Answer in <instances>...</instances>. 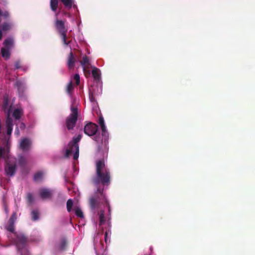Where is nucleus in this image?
<instances>
[{
  "mask_svg": "<svg viewBox=\"0 0 255 255\" xmlns=\"http://www.w3.org/2000/svg\"><path fill=\"white\" fill-rule=\"evenodd\" d=\"M98 160L96 163V176L93 177L92 183L97 186L100 184L103 185H109L111 181V174L110 170L106 166L104 158Z\"/></svg>",
  "mask_w": 255,
  "mask_h": 255,
  "instance_id": "1",
  "label": "nucleus"
},
{
  "mask_svg": "<svg viewBox=\"0 0 255 255\" xmlns=\"http://www.w3.org/2000/svg\"><path fill=\"white\" fill-rule=\"evenodd\" d=\"M15 222L9 221L6 227V230L14 234L15 238L12 239V242L16 246L17 250L20 255H30L28 250L26 248L27 238L21 234H17L14 232Z\"/></svg>",
  "mask_w": 255,
  "mask_h": 255,
  "instance_id": "2",
  "label": "nucleus"
},
{
  "mask_svg": "<svg viewBox=\"0 0 255 255\" xmlns=\"http://www.w3.org/2000/svg\"><path fill=\"white\" fill-rule=\"evenodd\" d=\"M100 127L102 130V139L100 136L97 135L95 136L93 138L97 142L96 154L97 156L107 157L109 152V134L106 130L105 125Z\"/></svg>",
  "mask_w": 255,
  "mask_h": 255,
  "instance_id": "3",
  "label": "nucleus"
},
{
  "mask_svg": "<svg viewBox=\"0 0 255 255\" xmlns=\"http://www.w3.org/2000/svg\"><path fill=\"white\" fill-rule=\"evenodd\" d=\"M103 188L98 187L94 195L89 198V205L91 210H95L99 207L100 204H105L108 207L109 214H111V210L110 203L106 195L103 193Z\"/></svg>",
  "mask_w": 255,
  "mask_h": 255,
  "instance_id": "4",
  "label": "nucleus"
},
{
  "mask_svg": "<svg viewBox=\"0 0 255 255\" xmlns=\"http://www.w3.org/2000/svg\"><path fill=\"white\" fill-rule=\"evenodd\" d=\"M82 138V135L79 134L76 137H73L72 140L68 143V148L66 149L65 156L69 157L70 155L74 153L73 158L74 160L78 159L79 154V147L78 142Z\"/></svg>",
  "mask_w": 255,
  "mask_h": 255,
  "instance_id": "5",
  "label": "nucleus"
},
{
  "mask_svg": "<svg viewBox=\"0 0 255 255\" xmlns=\"http://www.w3.org/2000/svg\"><path fill=\"white\" fill-rule=\"evenodd\" d=\"M14 39L11 37L7 38L3 41V47L1 48L0 51L2 57L5 60H7L10 58V51L14 46Z\"/></svg>",
  "mask_w": 255,
  "mask_h": 255,
  "instance_id": "6",
  "label": "nucleus"
},
{
  "mask_svg": "<svg viewBox=\"0 0 255 255\" xmlns=\"http://www.w3.org/2000/svg\"><path fill=\"white\" fill-rule=\"evenodd\" d=\"M70 109L71 113L67 117L65 122L66 128L69 130L74 128L78 118V108L72 106Z\"/></svg>",
  "mask_w": 255,
  "mask_h": 255,
  "instance_id": "7",
  "label": "nucleus"
},
{
  "mask_svg": "<svg viewBox=\"0 0 255 255\" xmlns=\"http://www.w3.org/2000/svg\"><path fill=\"white\" fill-rule=\"evenodd\" d=\"M98 130V126L91 122L86 125L84 127V133L90 136L95 135Z\"/></svg>",
  "mask_w": 255,
  "mask_h": 255,
  "instance_id": "8",
  "label": "nucleus"
},
{
  "mask_svg": "<svg viewBox=\"0 0 255 255\" xmlns=\"http://www.w3.org/2000/svg\"><path fill=\"white\" fill-rule=\"evenodd\" d=\"M55 27L59 34L67 32L68 30L65 25V21L62 20L56 19L55 21Z\"/></svg>",
  "mask_w": 255,
  "mask_h": 255,
  "instance_id": "9",
  "label": "nucleus"
},
{
  "mask_svg": "<svg viewBox=\"0 0 255 255\" xmlns=\"http://www.w3.org/2000/svg\"><path fill=\"white\" fill-rule=\"evenodd\" d=\"M39 193L43 200L50 199L53 194L51 190L44 188L39 189Z\"/></svg>",
  "mask_w": 255,
  "mask_h": 255,
  "instance_id": "10",
  "label": "nucleus"
},
{
  "mask_svg": "<svg viewBox=\"0 0 255 255\" xmlns=\"http://www.w3.org/2000/svg\"><path fill=\"white\" fill-rule=\"evenodd\" d=\"M4 170L6 173V174L9 176H12L14 175L15 171H16V164H10L7 162H6Z\"/></svg>",
  "mask_w": 255,
  "mask_h": 255,
  "instance_id": "11",
  "label": "nucleus"
},
{
  "mask_svg": "<svg viewBox=\"0 0 255 255\" xmlns=\"http://www.w3.org/2000/svg\"><path fill=\"white\" fill-rule=\"evenodd\" d=\"M76 62V57L74 55L73 52L71 51L68 55L67 60V66L68 69L70 70L73 69Z\"/></svg>",
  "mask_w": 255,
  "mask_h": 255,
  "instance_id": "12",
  "label": "nucleus"
},
{
  "mask_svg": "<svg viewBox=\"0 0 255 255\" xmlns=\"http://www.w3.org/2000/svg\"><path fill=\"white\" fill-rule=\"evenodd\" d=\"M31 144V141L27 138H24L21 140L20 147L23 151H28L30 148Z\"/></svg>",
  "mask_w": 255,
  "mask_h": 255,
  "instance_id": "13",
  "label": "nucleus"
},
{
  "mask_svg": "<svg viewBox=\"0 0 255 255\" xmlns=\"http://www.w3.org/2000/svg\"><path fill=\"white\" fill-rule=\"evenodd\" d=\"M14 87L17 89L19 95L22 96L25 89L24 83L20 80H17L14 84Z\"/></svg>",
  "mask_w": 255,
  "mask_h": 255,
  "instance_id": "14",
  "label": "nucleus"
},
{
  "mask_svg": "<svg viewBox=\"0 0 255 255\" xmlns=\"http://www.w3.org/2000/svg\"><path fill=\"white\" fill-rule=\"evenodd\" d=\"M80 64L83 68V71L85 74H90V72L89 70H86V66L90 65L89 59L86 55L83 57L82 60L80 61Z\"/></svg>",
  "mask_w": 255,
  "mask_h": 255,
  "instance_id": "15",
  "label": "nucleus"
},
{
  "mask_svg": "<svg viewBox=\"0 0 255 255\" xmlns=\"http://www.w3.org/2000/svg\"><path fill=\"white\" fill-rule=\"evenodd\" d=\"M6 126L7 128V134L10 135L12 131L13 120L8 114L6 119Z\"/></svg>",
  "mask_w": 255,
  "mask_h": 255,
  "instance_id": "16",
  "label": "nucleus"
},
{
  "mask_svg": "<svg viewBox=\"0 0 255 255\" xmlns=\"http://www.w3.org/2000/svg\"><path fill=\"white\" fill-rule=\"evenodd\" d=\"M60 1L64 4V6L68 9H70L72 7H76V5L74 4V0H60Z\"/></svg>",
  "mask_w": 255,
  "mask_h": 255,
  "instance_id": "17",
  "label": "nucleus"
},
{
  "mask_svg": "<svg viewBox=\"0 0 255 255\" xmlns=\"http://www.w3.org/2000/svg\"><path fill=\"white\" fill-rule=\"evenodd\" d=\"M50 5L51 10L55 12L58 8V0H50Z\"/></svg>",
  "mask_w": 255,
  "mask_h": 255,
  "instance_id": "18",
  "label": "nucleus"
},
{
  "mask_svg": "<svg viewBox=\"0 0 255 255\" xmlns=\"http://www.w3.org/2000/svg\"><path fill=\"white\" fill-rule=\"evenodd\" d=\"M63 44L65 45H68L71 43V40H67V32L59 34Z\"/></svg>",
  "mask_w": 255,
  "mask_h": 255,
  "instance_id": "19",
  "label": "nucleus"
},
{
  "mask_svg": "<svg viewBox=\"0 0 255 255\" xmlns=\"http://www.w3.org/2000/svg\"><path fill=\"white\" fill-rule=\"evenodd\" d=\"M12 27V24L9 22H4L0 25V28L2 31L9 30Z\"/></svg>",
  "mask_w": 255,
  "mask_h": 255,
  "instance_id": "20",
  "label": "nucleus"
},
{
  "mask_svg": "<svg viewBox=\"0 0 255 255\" xmlns=\"http://www.w3.org/2000/svg\"><path fill=\"white\" fill-rule=\"evenodd\" d=\"M92 74L95 80H99L100 79V74L99 69L94 67L92 71Z\"/></svg>",
  "mask_w": 255,
  "mask_h": 255,
  "instance_id": "21",
  "label": "nucleus"
},
{
  "mask_svg": "<svg viewBox=\"0 0 255 255\" xmlns=\"http://www.w3.org/2000/svg\"><path fill=\"white\" fill-rule=\"evenodd\" d=\"M22 115V111L19 109H16L13 113V116L16 120H19Z\"/></svg>",
  "mask_w": 255,
  "mask_h": 255,
  "instance_id": "22",
  "label": "nucleus"
},
{
  "mask_svg": "<svg viewBox=\"0 0 255 255\" xmlns=\"http://www.w3.org/2000/svg\"><path fill=\"white\" fill-rule=\"evenodd\" d=\"M26 198L27 203L29 206L31 205L33 203L34 199L32 193H28L26 195Z\"/></svg>",
  "mask_w": 255,
  "mask_h": 255,
  "instance_id": "23",
  "label": "nucleus"
},
{
  "mask_svg": "<svg viewBox=\"0 0 255 255\" xmlns=\"http://www.w3.org/2000/svg\"><path fill=\"white\" fill-rule=\"evenodd\" d=\"M43 176V173L42 171H38L35 173L33 176L34 181L37 182L42 179Z\"/></svg>",
  "mask_w": 255,
  "mask_h": 255,
  "instance_id": "24",
  "label": "nucleus"
},
{
  "mask_svg": "<svg viewBox=\"0 0 255 255\" xmlns=\"http://www.w3.org/2000/svg\"><path fill=\"white\" fill-rule=\"evenodd\" d=\"M105 212L104 210H101L99 215V224L102 225L105 223Z\"/></svg>",
  "mask_w": 255,
  "mask_h": 255,
  "instance_id": "25",
  "label": "nucleus"
},
{
  "mask_svg": "<svg viewBox=\"0 0 255 255\" xmlns=\"http://www.w3.org/2000/svg\"><path fill=\"white\" fill-rule=\"evenodd\" d=\"M32 216V220L34 221H37L39 219V212L37 210H33L31 213Z\"/></svg>",
  "mask_w": 255,
  "mask_h": 255,
  "instance_id": "26",
  "label": "nucleus"
},
{
  "mask_svg": "<svg viewBox=\"0 0 255 255\" xmlns=\"http://www.w3.org/2000/svg\"><path fill=\"white\" fill-rule=\"evenodd\" d=\"M7 153L5 149L3 147H0V159L5 158L7 157Z\"/></svg>",
  "mask_w": 255,
  "mask_h": 255,
  "instance_id": "27",
  "label": "nucleus"
},
{
  "mask_svg": "<svg viewBox=\"0 0 255 255\" xmlns=\"http://www.w3.org/2000/svg\"><path fill=\"white\" fill-rule=\"evenodd\" d=\"M8 100L7 98H4L2 104V109L4 112L8 111Z\"/></svg>",
  "mask_w": 255,
  "mask_h": 255,
  "instance_id": "28",
  "label": "nucleus"
},
{
  "mask_svg": "<svg viewBox=\"0 0 255 255\" xmlns=\"http://www.w3.org/2000/svg\"><path fill=\"white\" fill-rule=\"evenodd\" d=\"M26 159H25V158L23 156H21L19 157L18 164L20 166L24 167L26 165Z\"/></svg>",
  "mask_w": 255,
  "mask_h": 255,
  "instance_id": "29",
  "label": "nucleus"
},
{
  "mask_svg": "<svg viewBox=\"0 0 255 255\" xmlns=\"http://www.w3.org/2000/svg\"><path fill=\"white\" fill-rule=\"evenodd\" d=\"M67 210L68 212H70L73 205V201L72 199H68L67 201Z\"/></svg>",
  "mask_w": 255,
  "mask_h": 255,
  "instance_id": "30",
  "label": "nucleus"
},
{
  "mask_svg": "<svg viewBox=\"0 0 255 255\" xmlns=\"http://www.w3.org/2000/svg\"><path fill=\"white\" fill-rule=\"evenodd\" d=\"M14 66L15 69H18L21 68L23 70H26V69L22 66L21 62L20 60H17L15 61Z\"/></svg>",
  "mask_w": 255,
  "mask_h": 255,
  "instance_id": "31",
  "label": "nucleus"
},
{
  "mask_svg": "<svg viewBox=\"0 0 255 255\" xmlns=\"http://www.w3.org/2000/svg\"><path fill=\"white\" fill-rule=\"evenodd\" d=\"M75 214L78 217H79L80 218H84L83 212L82 211L81 209L80 208H77L75 209Z\"/></svg>",
  "mask_w": 255,
  "mask_h": 255,
  "instance_id": "32",
  "label": "nucleus"
},
{
  "mask_svg": "<svg viewBox=\"0 0 255 255\" xmlns=\"http://www.w3.org/2000/svg\"><path fill=\"white\" fill-rule=\"evenodd\" d=\"M73 90V83H72V81H70L68 83V85L67 86L66 92L69 94H70L71 93V92H72Z\"/></svg>",
  "mask_w": 255,
  "mask_h": 255,
  "instance_id": "33",
  "label": "nucleus"
},
{
  "mask_svg": "<svg viewBox=\"0 0 255 255\" xmlns=\"http://www.w3.org/2000/svg\"><path fill=\"white\" fill-rule=\"evenodd\" d=\"M109 234H110V236L111 235V231L110 230H108L106 231L105 233L104 238H105V242L106 244L108 243V241H110L109 240Z\"/></svg>",
  "mask_w": 255,
  "mask_h": 255,
  "instance_id": "34",
  "label": "nucleus"
},
{
  "mask_svg": "<svg viewBox=\"0 0 255 255\" xmlns=\"http://www.w3.org/2000/svg\"><path fill=\"white\" fill-rule=\"evenodd\" d=\"M89 99H90V101L92 103H94V102H96L94 93H93L92 92H91L89 93Z\"/></svg>",
  "mask_w": 255,
  "mask_h": 255,
  "instance_id": "35",
  "label": "nucleus"
},
{
  "mask_svg": "<svg viewBox=\"0 0 255 255\" xmlns=\"http://www.w3.org/2000/svg\"><path fill=\"white\" fill-rule=\"evenodd\" d=\"M74 79L76 81V85H79L80 83V76H79V75L78 74H75V75L74 76Z\"/></svg>",
  "mask_w": 255,
  "mask_h": 255,
  "instance_id": "36",
  "label": "nucleus"
},
{
  "mask_svg": "<svg viewBox=\"0 0 255 255\" xmlns=\"http://www.w3.org/2000/svg\"><path fill=\"white\" fill-rule=\"evenodd\" d=\"M17 218V215L16 212H13L12 214L11 215L10 219H9V221H11L13 222H15Z\"/></svg>",
  "mask_w": 255,
  "mask_h": 255,
  "instance_id": "37",
  "label": "nucleus"
},
{
  "mask_svg": "<svg viewBox=\"0 0 255 255\" xmlns=\"http://www.w3.org/2000/svg\"><path fill=\"white\" fill-rule=\"evenodd\" d=\"M3 209H4V210L5 212V213L6 214H8V205H7V204L6 203V202L5 201L3 202Z\"/></svg>",
  "mask_w": 255,
  "mask_h": 255,
  "instance_id": "38",
  "label": "nucleus"
},
{
  "mask_svg": "<svg viewBox=\"0 0 255 255\" xmlns=\"http://www.w3.org/2000/svg\"><path fill=\"white\" fill-rule=\"evenodd\" d=\"M99 124L100 126L105 125L104 118L102 116L99 117Z\"/></svg>",
  "mask_w": 255,
  "mask_h": 255,
  "instance_id": "39",
  "label": "nucleus"
},
{
  "mask_svg": "<svg viewBox=\"0 0 255 255\" xmlns=\"http://www.w3.org/2000/svg\"><path fill=\"white\" fill-rule=\"evenodd\" d=\"M0 15L3 16L4 17L7 18V17H9V13L7 11H5L4 12L1 11Z\"/></svg>",
  "mask_w": 255,
  "mask_h": 255,
  "instance_id": "40",
  "label": "nucleus"
},
{
  "mask_svg": "<svg viewBox=\"0 0 255 255\" xmlns=\"http://www.w3.org/2000/svg\"><path fill=\"white\" fill-rule=\"evenodd\" d=\"M66 245V241L65 239H63L61 243V248L62 249H64L65 246Z\"/></svg>",
  "mask_w": 255,
  "mask_h": 255,
  "instance_id": "41",
  "label": "nucleus"
},
{
  "mask_svg": "<svg viewBox=\"0 0 255 255\" xmlns=\"http://www.w3.org/2000/svg\"><path fill=\"white\" fill-rule=\"evenodd\" d=\"M19 127L21 129H24L25 127V126L24 123H21Z\"/></svg>",
  "mask_w": 255,
  "mask_h": 255,
  "instance_id": "42",
  "label": "nucleus"
},
{
  "mask_svg": "<svg viewBox=\"0 0 255 255\" xmlns=\"http://www.w3.org/2000/svg\"><path fill=\"white\" fill-rule=\"evenodd\" d=\"M14 133L15 134H16L17 135H19V129L18 128H16L15 130V131H14Z\"/></svg>",
  "mask_w": 255,
  "mask_h": 255,
  "instance_id": "43",
  "label": "nucleus"
},
{
  "mask_svg": "<svg viewBox=\"0 0 255 255\" xmlns=\"http://www.w3.org/2000/svg\"><path fill=\"white\" fill-rule=\"evenodd\" d=\"M1 31L2 30L0 28V40H1L2 37V33Z\"/></svg>",
  "mask_w": 255,
  "mask_h": 255,
  "instance_id": "44",
  "label": "nucleus"
},
{
  "mask_svg": "<svg viewBox=\"0 0 255 255\" xmlns=\"http://www.w3.org/2000/svg\"><path fill=\"white\" fill-rule=\"evenodd\" d=\"M1 14V10H0V14Z\"/></svg>",
  "mask_w": 255,
  "mask_h": 255,
  "instance_id": "45",
  "label": "nucleus"
}]
</instances>
